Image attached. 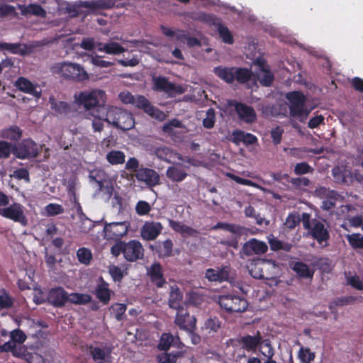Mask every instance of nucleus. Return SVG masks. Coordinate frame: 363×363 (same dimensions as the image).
<instances>
[{
    "instance_id": "nucleus-1",
    "label": "nucleus",
    "mask_w": 363,
    "mask_h": 363,
    "mask_svg": "<svg viewBox=\"0 0 363 363\" xmlns=\"http://www.w3.org/2000/svg\"><path fill=\"white\" fill-rule=\"evenodd\" d=\"M96 116L123 130H130L135 125L132 113L118 107L102 108V114L98 113Z\"/></svg>"
},
{
    "instance_id": "nucleus-2",
    "label": "nucleus",
    "mask_w": 363,
    "mask_h": 363,
    "mask_svg": "<svg viewBox=\"0 0 363 363\" xmlns=\"http://www.w3.org/2000/svg\"><path fill=\"white\" fill-rule=\"evenodd\" d=\"M117 0H91L79 1L74 3L65 2V10L71 17H77L79 14V8H86L92 13H99L101 10H108L116 6Z\"/></svg>"
},
{
    "instance_id": "nucleus-3",
    "label": "nucleus",
    "mask_w": 363,
    "mask_h": 363,
    "mask_svg": "<svg viewBox=\"0 0 363 363\" xmlns=\"http://www.w3.org/2000/svg\"><path fill=\"white\" fill-rule=\"evenodd\" d=\"M111 252L116 257L122 253L127 261L133 262L143 258L144 248L140 242L136 240L128 242L119 241L111 247Z\"/></svg>"
},
{
    "instance_id": "nucleus-4",
    "label": "nucleus",
    "mask_w": 363,
    "mask_h": 363,
    "mask_svg": "<svg viewBox=\"0 0 363 363\" xmlns=\"http://www.w3.org/2000/svg\"><path fill=\"white\" fill-rule=\"evenodd\" d=\"M74 98L77 104L86 110L96 108L94 113L102 112V108H106L105 106L106 93L103 90L80 91L78 94H75Z\"/></svg>"
},
{
    "instance_id": "nucleus-5",
    "label": "nucleus",
    "mask_w": 363,
    "mask_h": 363,
    "mask_svg": "<svg viewBox=\"0 0 363 363\" xmlns=\"http://www.w3.org/2000/svg\"><path fill=\"white\" fill-rule=\"evenodd\" d=\"M289 103V113L291 117L303 122L308 116L311 110L306 107V96L301 91H291L286 94Z\"/></svg>"
},
{
    "instance_id": "nucleus-6",
    "label": "nucleus",
    "mask_w": 363,
    "mask_h": 363,
    "mask_svg": "<svg viewBox=\"0 0 363 363\" xmlns=\"http://www.w3.org/2000/svg\"><path fill=\"white\" fill-rule=\"evenodd\" d=\"M217 302L228 313H242L248 306V302L245 298L230 294L220 296Z\"/></svg>"
},
{
    "instance_id": "nucleus-7",
    "label": "nucleus",
    "mask_w": 363,
    "mask_h": 363,
    "mask_svg": "<svg viewBox=\"0 0 363 363\" xmlns=\"http://www.w3.org/2000/svg\"><path fill=\"white\" fill-rule=\"evenodd\" d=\"M57 72L64 78L75 82H83L89 79L88 73L84 67L77 63L62 62L55 67Z\"/></svg>"
},
{
    "instance_id": "nucleus-8",
    "label": "nucleus",
    "mask_w": 363,
    "mask_h": 363,
    "mask_svg": "<svg viewBox=\"0 0 363 363\" xmlns=\"http://www.w3.org/2000/svg\"><path fill=\"white\" fill-rule=\"evenodd\" d=\"M40 153L38 145L32 139H24L13 145V155L18 159L35 158Z\"/></svg>"
},
{
    "instance_id": "nucleus-9",
    "label": "nucleus",
    "mask_w": 363,
    "mask_h": 363,
    "mask_svg": "<svg viewBox=\"0 0 363 363\" xmlns=\"http://www.w3.org/2000/svg\"><path fill=\"white\" fill-rule=\"evenodd\" d=\"M270 261L263 259H255L247 266L250 275L255 279L270 280L272 278L269 272Z\"/></svg>"
},
{
    "instance_id": "nucleus-10",
    "label": "nucleus",
    "mask_w": 363,
    "mask_h": 363,
    "mask_svg": "<svg viewBox=\"0 0 363 363\" xmlns=\"http://www.w3.org/2000/svg\"><path fill=\"white\" fill-rule=\"evenodd\" d=\"M307 230L308 234L320 245L328 243L330 240L329 226L325 220L313 219L312 225Z\"/></svg>"
},
{
    "instance_id": "nucleus-11",
    "label": "nucleus",
    "mask_w": 363,
    "mask_h": 363,
    "mask_svg": "<svg viewBox=\"0 0 363 363\" xmlns=\"http://www.w3.org/2000/svg\"><path fill=\"white\" fill-rule=\"evenodd\" d=\"M130 223L127 221L106 223L104 228V238L108 240L117 242L127 234Z\"/></svg>"
},
{
    "instance_id": "nucleus-12",
    "label": "nucleus",
    "mask_w": 363,
    "mask_h": 363,
    "mask_svg": "<svg viewBox=\"0 0 363 363\" xmlns=\"http://www.w3.org/2000/svg\"><path fill=\"white\" fill-rule=\"evenodd\" d=\"M152 81L155 91H163L171 97L175 96L177 94H182L185 91L181 85H176L169 82L166 77H155Z\"/></svg>"
},
{
    "instance_id": "nucleus-13",
    "label": "nucleus",
    "mask_w": 363,
    "mask_h": 363,
    "mask_svg": "<svg viewBox=\"0 0 363 363\" xmlns=\"http://www.w3.org/2000/svg\"><path fill=\"white\" fill-rule=\"evenodd\" d=\"M134 106L143 110L151 118L157 121H162L166 118V114L162 111L153 106L151 102L143 95L135 96Z\"/></svg>"
},
{
    "instance_id": "nucleus-14",
    "label": "nucleus",
    "mask_w": 363,
    "mask_h": 363,
    "mask_svg": "<svg viewBox=\"0 0 363 363\" xmlns=\"http://www.w3.org/2000/svg\"><path fill=\"white\" fill-rule=\"evenodd\" d=\"M0 216L18 222L23 225L27 224V219L24 215V207L18 203H13L9 207L0 208Z\"/></svg>"
},
{
    "instance_id": "nucleus-15",
    "label": "nucleus",
    "mask_w": 363,
    "mask_h": 363,
    "mask_svg": "<svg viewBox=\"0 0 363 363\" xmlns=\"http://www.w3.org/2000/svg\"><path fill=\"white\" fill-rule=\"evenodd\" d=\"M267 250L268 246L264 241L251 238L243 244L240 254L246 257L262 255L265 254Z\"/></svg>"
},
{
    "instance_id": "nucleus-16",
    "label": "nucleus",
    "mask_w": 363,
    "mask_h": 363,
    "mask_svg": "<svg viewBox=\"0 0 363 363\" xmlns=\"http://www.w3.org/2000/svg\"><path fill=\"white\" fill-rule=\"evenodd\" d=\"M174 324L182 330H192L196 328V318L190 315L186 308H180L177 311Z\"/></svg>"
},
{
    "instance_id": "nucleus-17",
    "label": "nucleus",
    "mask_w": 363,
    "mask_h": 363,
    "mask_svg": "<svg viewBox=\"0 0 363 363\" xmlns=\"http://www.w3.org/2000/svg\"><path fill=\"white\" fill-rule=\"evenodd\" d=\"M48 302L55 308H62L68 302L69 294L61 286L52 288L48 294Z\"/></svg>"
},
{
    "instance_id": "nucleus-18",
    "label": "nucleus",
    "mask_w": 363,
    "mask_h": 363,
    "mask_svg": "<svg viewBox=\"0 0 363 363\" xmlns=\"http://www.w3.org/2000/svg\"><path fill=\"white\" fill-rule=\"evenodd\" d=\"M334 182L341 185H350L353 182L352 172L345 165H336L332 169Z\"/></svg>"
},
{
    "instance_id": "nucleus-19",
    "label": "nucleus",
    "mask_w": 363,
    "mask_h": 363,
    "mask_svg": "<svg viewBox=\"0 0 363 363\" xmlns=\"http://www.w3.org/2000/svg\"><path fill=\"white\" fill-rule=\"evenodd\" d=\"M94 294L103 305H108L111 301V296L113 294V291L109 289V284L100 277Z\"/></svg>"
},
{
    "instance_id": "nucleus-20",
    "label": "nucleus",
    "mask_w": 363,
    "mask_h": 363,
    "mask_svg": "<svg viewBox=\"0 0 363 363\" xmlns=\"http://www.w3.org/2000/svg\"><path fill=\"white\" fill-rule=\"evenodd\" d=\"M241 347L247 352H255L263 343L262 336L259 331L255 335H246L239 340Z\"/></svg>"
},
{
    "instance_id": "nucleus-21",
    "label": "nucleus",
    "mask_w": 363,
    "mask_h": 363,
    "mask_svg": "<svg viewBox=\"0 0 363 363\" xmlns=\"http://www.w3.org/2000/svg\"><path fill=\"white\" fill-rule=\"evenodd\" d=\"M135 177L138 181L145 182L149 186H155L160 182V176L157 172L149 168L139 169L135 174Z\"/></svg>"
},
{
    "instance_id": "nucleus-22",
    "label": "nucleus",
    "mask_w": 363,
    "mask_h": 363,
    "mask_svg": "<svg viewBox=\"0 0 363 363\" xmlns=\"http://www.w3.org/2000/svg\"><path fill=\"white\" fill-rule=\"evenodd\" d=\"M235 111L240 120L247 123L255 121L257 115L255 109L250 106L241 102L235 103Z\"/></svg>"
},
{
    "instance_id": "nucleus-23",
    "label": "nucleus",
    "mask_w": 363,
    "mask_h": 363,
    "mask_svg": "<svg viewBox=\"0 0 363 363\" xmlns=\"http://www.w3.org/2000/svg\"><path fill=\"white\" fill-rule=\"evenodd\" d=\"M162 228L160 222H145L141 229V235L146 240H153L161 233Z\"/></svg>"
},
{
    "instance_id": "nucleus-24",
    "label": "nucleus",
    "mask_w": 363,
    "mask_h": 363,
    "mask_svg": "<svg viewBox=\"0 0 363 363\" xmlns=\"http://www.w3.org/2000/svg\"><path fill=\"white\" fill-rule=\"evenodd\" d=\"M15 86L21 91L30 94L35 98H40L41 96V91L37 89L38 86L23 77L18 78L16 81Z\"/></svg>"
},
{
    "instance_id": "nucleus-25",
    "label": "nucleus",
    "mask_w": 363,
    "mask_h": 363,
    "mask_svg": "<svg viewBox=\"0 0 363 363\" xmlns=\"http://www.w3.org/2000/svg\"><path fill=\"white\" fill-rule=\"evenodd\" d=\"M96 49L99 52H105L107 55H118L126 51V49L119 43L112 40H109L106 43L97 42Z\"/></svg>"
},
{
    "instance_id": "nucleus-26",
    "label": "nucleus",
    "mask_w": 363,
    "mask_h": 363,
    "mask_svg": "<svg viewBox=\"0 0 363 363\" xmlns=\"http://www.w3.org/2000/svg\"><path fill=\"white\" fill-rule=\"evenodd\" d=\"M147 274L152 284L157 287L162 288L166 284V279L164 277L163 269L160 263H154L147 270Z\"/></svg>"
},
{
    "instance_id": "nucleus-27",
    "label": "nucleus",
    "mask_w": 363,
    "mask_h": 363,
    "mask_svg": "<svg viewBox=\"0 0 363 363\" xmlns=\"http://www.w3.org/2000/svg\"><path fill=\"white\" fill-rule=\"evenodd\" d=\"M229 271L227 267L214 269L209 268L206 269L205 277L210 281L222 282L228 279Z\"/></svg>"
},
{
    "instance_id": "nucleus-28",
    "label": "nucleus",
    "mask_w": 363,
    "mask_h": 363,
    "mask_svg": "<svg viewBox=\"0 0 363 363\" xmlns=\"http://www.w3.org/2000/svg\"><path fill=\"white\" fill-rule=\"evenodd\" d=\"M182 292L177 286H172L168 300L169 306L171 308L177 310V311L180 308H184L182 304Z\"/></svg>"
},
{
    "instance_id": "nucleus-29",
    "label": "nucleus",
    "mask_w": 363,
    "mask_h": 363,
    "mask_svg": "<svg viewBox=\"0 0 363 363\" xmlns=\"http://www.w3.org/2000/svg\"><path fill=\"white\" fill-rule=\"evenodd\" d=\"M18 9L21 11V15L25 16L30 14L35 16L45 18L47 14L45 10L38 4H30L28 6L18 5Z\"/></svg>"
},
{
    "instance_id": "nucleus-30",
    "label": "nucleus",
    "mask_w": 363,
    "mask_h": 363,
    "mask_svg": "<svg viewBox=\"0 0 363 363\" xmlns=\"http://www.w3.org/2000/svg\"><path fill=\"white\" fill-rule=\"evenodd\" d=\"M234 67L218 66L213 69V72L218 78L226 83L232 84L234 82Z\"/></svg>"
},
{
    "instance_id": "nucleus-31",
    "label": "nucleus",
    "mask_w": 363,
    "mask_h": 363,
    "mask_svg": "<svg viewBox=\"0 0 363 363\" xmlns=\"http://www.w3.org/2000/svg\"><path fill=\"white\" fill-rule=\"evenodd\" d=\"M291 268L299 278H312L313 276V271H311L303 262L298 261L291 264Z\"/></svg>"
},
{
    "instance_id": "nucleus-32",
    "label": "nucleus",
    "mask_w": 363,
    "mask_h": 363,
    "mask_svg": "<svg viewBox=\"0 0 363 363\" xmlns=\"http://www.w3.org/2000/svg\"><path fill=\"white\" fill-rule=\"evenodd\" d=\"M89 349V354L94 362L97 363H105L108 362L106 359L111 354L109 350L106 351L99 347H94L92 345H90Z\"/></svg>"
},
{
    "instance_id": "nucleus-33",
    "label": "nucleus",
    "mask_w": 363,
    "mask_h": 363,
    "mask_svg": "<svg viewBox=\"0 0 363 363\" xmlns=\"http://www.w3.org/2000/svg\"><path fill=\"white\" fill-rule=\"evenodd\" d=\"M1 137L11 141H18L22 137V130L17 125H11L1 130Z\"/></svg>"
},
{
    "instance_id": "nucleus-34",
    "label": "nucleus",
    "mask_w": 363,
    "mask_h": 363,
    "mask_svg": "<svg viewBox=\"0 0 363 363\" xmlns=\"http://www.w3.org/2000/svg\"><path fill=\"white\" fill-rule=\"evenodd\" d=\"M166 174L174 182H181L187 177V173L184 169L174 166L169 167Z\"/></svg>"
},
{
    "instance_id": "nucleus-35",
    "label": "nucleus",
    "mask_w": 363,
    "mask_h": 363,
    "mask_svg": "<svg viewBox=\"0 0 363 363\" xmlns=\"http://www.w3.org/2000/svg\"><path fill=\"white\" fill-rule=\"evenodd\" d=\"M252 77V72L247 68L234 67V81L240 84L249 82Z\"/></svg>"
},
{
    "instance_id": "nucleus-36",
    "label": "nucleus",
    "mask_w": 363,
    "mask_h": 363,
    "mask_svg": "<svg viewBox=\"0 0 363 363\" xmlns=\"http://www.w3.org/2000/svg\"><path fill=\"white\" fill-rule=\"evenodd\" d=\"M268 242L271 250L274 252L279 250L290 252L293 247L292 244L281 241L273 235H272V238H269Z\"/></svg>"
},
{
    "instance_id": "nucleus-37",
    "label": "nucleus",
    "mask_w": 363,
    "mask_h": 363,
    "mask_svg": "<svg viewBox=\"0 0 363 363\" xmlns=\"http://www.w3.org/2000/svg\"><path fill=\"white\" fill-rule=\"evenodd\" d=\"M13 351V357L25 359L28 362L31 363L33 359V354L31 352H29L28 348L23 344L15 345Z\"/></svg>"
},
{
    "instance_id": "nucleus-38",
    "label": "nucleus",
    "mask_w": 363,
    "mask_h": 363,
    "mask_svg": "<svg viewBox=\"0 0 363 363\" xmlns=\"http://www.w3.org/2000/svg\"><path fill=\"white\" fill-rule=\"evenodd\" d=\"M92 297L88 294L71 293L68 302L75 305H86L91 301Z\"/></svg>"
},
{
    "instance_id": "nucleus-39",
    "label": "nucleus",
    "mask_w": 363,
    "mask_h": 363,
    "mask_svg": "<svg viewBox=\"0 0 363 363\" xmlns=\"http://www.w3.org/2000/svg\"><path fill=\"white\" fill-rule=\"evenodd\" d=\"M173 242L172 240L167 239L157 247V253L162 258L169 257L172 255Z\"/></svg>"
},
{
    "instance_id": "nucleus-40",
    "label": "nucleus",
    "mask_w": 363,
    "mask_h": 363,
    "mask_svg": "<svg viewBox=\"0 0 363 363\" xmlns=\"http://www.w3.org/2000/svg\"><path fill=\"white\" fill-rule=\"evenodd\" d=\"M27 46L21 43H3V50H7L13 54L25 55L26 54Z\"/></svg>"
},
{
    "instance_id": "nucleus-41",
    "label": "nucleus",
    "mask_w": 363,
    "mask_h": 363,
    "mask_svg": "<svg viewBox=\"0 0 363 363\" xmlns=\"http://www.w3.org/2000/svg\"><path fill=\"white\" fill-rule=\"evenodd\" d=\"M345 238L352 249H363V235L362 234H347L345 235Z\"/></svg>"
},
{
    "instance_id": "nucleus-42",
    "label": "nucleus",
    "mask_w": 363,
    "mask_h": 363,
    "mask_svg": "<svg viewBox=\"0 0 363 363\" xmlns=\"http://www.w3.org/2000/svg\"><path fill=\"white\" fill-rule=\"evenodd\" d=\"M125 155L120 150H111L106 155L107 161L113 164H121L125 162Z\"/></svg>"
},
{
    "instance_id": "nucleus-43",
    "label": "nucleus",
    "mask_w": 363,
    "mask_h": 363,
    "mask_svg": "<svg viewBox=\"0 0 363 363\" xmlns=\"http://www.w3.org/2000/svg\"><path fill=\"white\" fill-rule=\"evenodd\" d=\"M51 108L60 114H65L69 111V106L65 101H57L53 96L49 98Z\"/></svg>"
},
{
    "instance_id": "nucleus-44",
    "label": "nucleus",
    "mask_w": 363,
    "mask_h": 363,
    "mask_svg": "<svg viewBox=\"0 0 363 363\" xmlns=\"http://www.w3.org/2000/svg\"><path fill=\"white\" fill-rule=\"evenodd\" d=\"M257 79L263 86H270L274 79V74L270 70L263 69L257 74Z\"/></svg>"
},
{
    "instance_id": "nucleus-45",
    "label": "nucleus",
    "mask_w": 363,
    "mask_h": 363,
    "mask_svg": "<svg viewBox=\"0 0 363 363\" xmlns=\"http://www.w3.org/2000/svg\"><path fill=\"white\" fill-rule=\"evenodd\" d=\"M174 336H173L171 333H163L160 337V342L157 345L158 350L161 351L168 350L174 342Z\"/></svg>"
},
{
    "instance_id": "nucleus-46",
    "label": "nucleus",
    "mask_w": 363,
    "mask_h": 363,
    "mask_svg": "<svg viewBox=\"0 0 363 363\" xmlns=\"http://www.w3.org/2000/svg\"><path fill=\"white\" fill-rule=\"evenodd\" d=\"M13 300L9 293L4 288L0 289V311L13 306Z\"/></svg>"
},
{
    "instance_id": "nucleus-47",
    "label": "nucleus",
    "mask_w": 363,
    "mask_h": 363,
    "mask_svg": "<svg viewBox=\"0 0 363 363\" xmlns=\"http://www.w3.org/2000/svg\"><path fill=\"white\" fill-rule=\"evenodd\" d=\"M77 257L81 264L88 265L92 259V253L89 249L81 247L77 251Z\"/></svg>"
},
{
    "instance_id": "nucleus-48",
    "label": "nucleus",
    "mask_w": 363,
    "mask_h": 363,
    "mask_svg": "<svg viewBox=\"0 0 363 363\" xmlns=\"http://www.w3.org/2000/svg\"><path fill=\"white\" fill-rule=\"evenodd\" d=\"M218 31L223 43L229 45H232L234 43L233 36L226 26L220 24L218 27Z\"/></svg>"
},
{
    "instance_id": "nucleus-49",
    "label": "nucleus",
    "mask_w": 363,
    "mask_h": 363,
    "mask_svg": "<svg viewBox=\"0 0 363 363\" xmlns=\"http://www.w3.org/2000/svg\"><path fill=\"white\" fill-rule=\"evenodd\" d=\"M315 354L310 348L301 347L298 352V358L302 363H311L314 360Z\"/></svg>"
},
{
    "instance_id": "nucleus-50",
    "label": "nucleus",
    "mask_w": 363,
    "mask_h": 363,
    "mask_svg": "<svg viewBox=\"0 0 363 363\" xmlns=\"http://www.w3.org/2000/svg\"><path fill=\"white\" fill-rule=\"evenodd\" d=\"M110 309L112 311V313H114L117 320L121 321L124 319V315L127 309L125 304L116 303L111 306Z\"/></svg>"
},
{
    "instance_id": "nucleus-51",
    "label": "nucleus",
    "mask_w": 363,
    "mask_h": 363,
    "mask_svg": "<svg viewBox=\"0 0 363 363\" xmlns=\"http://www.w3.org/2000/svg\"><path fill=\"white\" fill-rule=\"evenodd\" d=\"M13 154V146L9 142L0 140V159H7Z\"/></svg>"
},
{
    "instance_id": "nucleus-52",
    "label": "nucleus",
    "mask_w": 363,
    "mask_h": 363,
    "mask_svg": "<svg viewBox=\"0 0 363 363\" xmlns=\"http://www.w3.org/2000/svg\"><path fill=\"white\" fill-rule=\"evenodd\" d=\"M216 122V111L213 108H210L206 111V118L203 119V125L204 128H212Z\"/></svg>"
},
{
    "instance_id": "nucleus-53",
    "label": "nucleus",
    "mask_w": 363,
    "mask_h": 363,
    "mask_svg": "<svg viewBox=\"0 0 363 363\" xmlns=\"http://www.w3.org/2000/svg\"><path fill=\"white\" fill-rule=\"evenodd\" d=\"M179 357V352L176 353H162L157 357V359L160 363H176L178 357Z\"/></svg>"
},
{
    "instance_id": "nucleus-54",
    "label": "nucleus",
    "mask_w": 363,
    "mask_h": 363,
    "mask_svg": "<svg viewBox=\"0 0 363 363\" xmlns=\"http://www.w3.org/2000/svg\"><path fill=\"white\" fill-rule=\"evenodd\" d=\"M26 338V334L20 329H15L10 333V340L14 342L15 345L23 344Z\"/></svg>"
},
{
    "instance_id": "nucleus-55",
    "label": "nucleus",
    "mask_w": 363,
    "mask_h": 363,
    "mask_svg": "<svg viewBox=\"0 0 363 363\" xmlns=\"http://www.w3.org/2000/svg\"><path fill=\"white\" fill-rule=\"evenodd\" d=\"M45 210L48 216H55L64 213V208L57 203H49Z\"/></svg>"
},
{
    "instance_id": "nucleus-56",
    "label": "nucleus",
    "mask_w": 363,
    "mask_h": 363,
    "mask_svg": "<svg viewBox=\"0 0 363 363\" xmlns=\"http://www.w3.org/2000/svg\"><path fill=\"white\" fill-rule=\"evenodd\" d=\"M313 168L311 167L307 162H302L297 163L294 167V172L296 175H301L308 173H312Z\"/></svg>"
},
{
    "instance_id": "nucleus-57",
    "label": "nucleus",
    "mask_w": 363,
    "mask_h": 363,
    "mask_svg": "<svg viewBox=\"0 0 363 363\" xmlns=\"http://www.w3.org/2000/svg\"><path fill=\"white\" fill-rule=\"evenodd\" d=\"M151 211L150 203L145 201H139L135 206V211L139 216H145Z\"/></svg>"
},
{
    "instance_id": "nucleus-58",
    "label": "nucleus",
    "mask_w": 363,
    "mask_h": 363,
    "mask_svg": "<svg viewBox=\"0 0 363 363\" xmlns=\"http://www.w3.org/2000/svg\"><path fill=\"white\" fill-rule=\"evenodd\" d=\"M91 62L96 67L100 68H108L114 65L113 62L104 60L99 55H95L91 58Z\"/></svg>"
},
{
    "instance_id": "nucleus-59",
    "label": "nucleus",
    "mask_w": 363,
    "mask_h": 363,
    "mask_svg": "<svg viewBox=\"0 0 363 363\" xmlns=\"http://www.w3.org/2000/svg\"><path fill=\"white\" fill-rule=\"evenodd\" d=\"M221 322L217 317H213L208 318L204 323V326L206 329H209L211 331L216 332L220 328Z\"/></svg>"
},
{
    "instance_id": "nucleus-60",
    "label": "nucleus",
    "mask_w": 363,
    "mask_h": 363,
    "mask_svg": "<svg viewBox=\"0 0 363 363\" xmlns=\"http://www.w3.org/2000/svg\"><path fill=\"white\" fill-rule=\"evenodd\" d=\"M96 43L94 38H84L80 43V48L88 51H91L96 48Z\"/></svg>"
},
{
    "instance_id": "nucleus-61",
    "label": "nucleus",
    "mask_w": 363,
    "mask_h": 363,
    "mask_svg": "<svg viewBox=\"0 0 363 363\" xmlns=\"http://www.w3.org/2000/svg\"><path fill=\"white\" fill-rule=\"evenodd\" d=\"M271 138L274 145H279L281 141L284 129L280 126H277L271 130Z\"/></svg>"
},
{
    "instance_id": "nucleus-62",
    "label": "nucleus",
    "mask_w": 363,
    "mask_h": 363,
    "mask_svg": "<svg viewBox=\"0 0 363 363\" xmlns=\"http://www.w3.org/2000/svg\"><path fill=\"white\" fill-rule=\"evenodd\" d=\"M300 223V217L296 214L290 213L287 216L285 225L289 229L295 228Z\"/></svg>"
},
{
    "instance_id": "nucleus-63",
    "label": "nucleus",
    "mask_w": 363,
    "mask_h": 363,
    "mask_svg": "<svg viewBox=\"0 0 363 363\" xmlns=\"http://www.w3.org/2000/svg\"><path fill=\"white\" fill-rule=\"evenodd\" d=\"M13 177L19 180L23 179L27 182H30L29 172L26 168L17 169L13 172Z\"/></svg>"
},
{
    "instance_id": "nucleus-64",
    "label": "nucleus",
    "mask_w": 363,
    "mask_h": 363,
    "mask_svg": "<svg viewBox=\"0 0 363 363\" xmlns=\"http://www.w3.org/2000/svg\"><path fill=\"white\" fill-rule=\"evenodd\" d=\"M289 182L291 183V184L296 188H300L301 186H308L311 183L310 180L307 177H290Z\"/></svg>"
}]
</instances>
